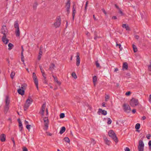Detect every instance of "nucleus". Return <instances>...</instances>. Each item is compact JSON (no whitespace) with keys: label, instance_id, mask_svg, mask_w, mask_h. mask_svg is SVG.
I'll use <instances>...</instances> for the list:
<instances>
[{"label":"nucleus","instance_id":"1","mask_svg":"<svg viewBox=\"0 0 151 151\" xmlns=\"http://www.w3.org/2000/svg\"><path fill=\"white\" fill-rule=\"evenodd\" d=\"M108 134L109 136L111 137L115 142H117V138L113 131L112 130H110Z\"/></svg>","mask_w":151,"mask_h":151},{"label":"nucleus","instance_id":"2","mask_svg":"<svg viewBox=\"0 0 151 151\" xmlns=\"http://www.w3.org/2000/svg\"><path fill=\"white\" fill-rule=\"evenodd\" d=\"M139 102L137 99L133 98L131 100L130 103V106L132 107H134L138 104Z\"/></svg>","mask_w":151,"mask_h":151},{"label":"nucleus","instance_id":"3","mask_svg":"<svg viewBox=\"0 0 151 151\" xmlns=\"http://www.w3.org/2000/svg\"><path fill=\"white\" fill-rule=\"evenodd\" d=\"M32 101L31 98H29L26 101L25 104L24 106V110H26L29 107Z\"/></svg>","mask_w":151,"mask_h":151},{"label":"nucleus","instance_id":"4","mask_svg":"<svg viewBox=\"0 0 151 151\" xmlns=\"http://www.w3.org/2000/svg\"><path fill=\"white\" fill-rule=\"evenodd\" d=\"M144 144L143 141L141 140H139L138 146V150L139 151H143Z\"/></svg>","mask_w":151,"mask_h":151},{"label":"nucleus","instance_id":"5","mask_svg":"<svg viewBox=\"0 0 151 151\" xmlns=\"http://www.w3.org/2000/svg\"><path fill=\"white\" fill-rule=\"evenodd\" d=\"M33 78L34 81V83L36 86L37 88V90H38V80H37V76H36V75L35 74L33 73Z\"/></svg>","mask_w":151,"mask_h":151},{"label":"nucleus","instance_id":"6","mask_svg":"<svg viewBox=\"0 0 151 151\" xmlns=\"http://www.w3.org/2000/svg\"><path fill=\"white\" fill-rule=\"evenodd\" d=\"M1 32V33L3 34V36H6V35L8 32V30L5 25H3L2 26Z\"/></svg>","mask_w":151,"mask_h":151},{"label":"nucleus","instance_id":"7","mask_svg":"<svg viewBox=\"0 0 151 151\" xmlns=\"http://www.w3.org/2000/svg\"><path fill=\"white\" fill-rule=\"evenodd\" d=\"M123 106L124 110L125 112L129 113L131 111V108L128 105L124 104Z\"/></svg>","mask_w":151,"mask_h":151},{"label":"nucleus","instance_id":"8","mask_svg":"<svg viewBox=\"0 0 151 151\" xmlns=\"http://www.w3.org/2000/svg\"><path fill=\"white\" fill-rule=\"evenodd\" d=\"M60 18L58 17L57 18L56 22L54 23V25L56 27H58L60 24Z\"/></svg>","mask_w":151,"mask_h":151},{"label":"nucleus","instance_id":"9","mask_svg":"<svg viewBox=\"0 0 151 151\" xmlns=\"http://www.w3.org/2000/svg\"><path fill=\"white\" fill-rule=\"evenodd\" d=\"M98 113L99 114H103L105 115L107 114V111L105 110H103L102 109H99Z\"/></svg>","mask_w":151,"mask_h":151},{"label":"nucleus","instance_id":"10","mask_svg":"<svg viewBox=\"0 0 151 151\" xmlns=\"http://www.w3.org/2000/svg\"><path fill=\"white\" fill-rule=\"evenodd\" d=\"M6 36H3L2 38V40L3 42L5 44L8 43L9 40L6 38Z\"/></svg>","mask_w":151,"mask_h":151},{"label":"nucleus","instance_id":"11","mask_svg":"<svg viewBox=\"0 0 151 151\" xmlns=\"http://www.w3.org/2000/svg\"><path fill=\"white\" fill-rule=\"evenodd\" d=\"M70 0H67V2L66 3L65 7L68 13L70 12L69 9L70 6Z\"/></svg>","mask_w":151,"mask_h":151},{"label":"nucleus","instance_id":"12","mask_svg":"<svg viewBox=\"0 0 151 151\" xmlns=\"http://www.w3.org/2000/svg\"><path fill=\"white\" fill-rule=\"evenodd\" d=\"M46 106V104H43L41 110L40 111V113L41 115L43 117L44 116V113L45 111V109Z\"/></svg>","mask_w":151,"mask_h":151},{"label":"nucleus","instance_id":"13","mask_svg":"<svg viewBox=\"0 0 151 151\" xmlns=\"http://www.w3.org/2000/svg\"><path fill=\"white\" fill-rule=\"evenodd\" d=\"M18 87L17 90L18 93L21 95H23L24 94V91L20 88V86H19Z\"/></svg>","mask_w":151,"mask_h":151},{"label":"nucleus","instance_id":"14","mask_svg":"<svg viewBox=\"0 0 151 151\" xmlns=\"http://www.w3.org/2000/svg\"><path fill=\"white\" fill-rule=\"evenodd\" d=\"M0 139L2 142H4L5 141L6 136L4 134H2L0 135Z\"/></svg>","mask_w":151,"mask_h":151},{"label":"nucleus","instance_id":"15","mask_svg":"<svg viewBox=\"0 0 151 151\" xmlns=\"http://www.w3.org/2000/svg\"><path fill=\"white\" fill-rule=\"evenodd\" d=\"M45 123V127L44 128V129L45 130H47L48 129V121L44 120Z\"/></svg>","mask_w":151,"mask_h":151},{"label":"nucleus","instance_id":"16","mask_svg":"<svg viewBox=\"0 0 151 151\" xmlns=\"http://www.w3.org/2000/svg\"><path fill=\"white\" fill-rule=\"evenodd\" d=\"M10 103V100L8 96H6L5 100V105L9 106Z\"/></svg>","mask_w":151,"mask_h":151},{"label":"nucleus","instance_id":"17","mask_svg":"<svg viewBox=\"0 0 151 151\" xmlns=\"http://www.w3.org/2000/svg\"><path fill=\"white\" fill-rule=\"evenodd\" d=\"M122 27L123 28H125L127 30L129 31L130 29L128 25L126 24H123L122 25Z\"/></svg>","mask_w":151,"mask_h":151},{"label":"nucleus","instance_id":"18","mask_svg":"<svg viewBox=\"0 0 151 151\" xmlns=\"http://www.w3.org/2000/svg\"><path fill=\"white\" fill-rule=\"evenodd\" d=\"M104 138L105 143L108 145H109V144L111 142L109 140H108L107 139V138L106 137H104Z\"/></svg>","mask_w":151,"mask_h":151},{"label":"nucleus","instance_id":"19","mask_svg":"<svg viewBox=\"0 0 151 151\" xmlns=\"http://www.w3.org/2000/svg\"><path fill=\"white\" fill-rule=\"evenodd\" d=\"M65 127H61L59 133L60 134H62L65 132Z\"/></svg>","mask_w":151,"mask_h":151},{"label":"nucleus","instance_id":"20","mask_svg":"<svg viewBox=\"0 0 151 151\" xmlns=\"http://www.w3.org/2000/svg\"><path fill=\"white\" fill-rule=\"evenodd\" d=\"M97 79L96 76H94L93 78V82L94 86H95L96 82L97 81Z\"/></svg>","mask_w":151,"mask_h":151},{"label":"nucleus","instance_id":"21","mask_svg":"<svg viewBox=\"0 0 151 151\" xmlns=\"http://www.w3.org/2000/svg\"><path fill=\"white\" fill-rule=\"evenodd\" d=\"M75 5H74L73 7V18L74 19L75 16V14L76 13V8L74 7Z\"/></svg>","mask_w":151,"mask_h":151},{"label":"nucleus","instance_id":"22","mask_svg":"<svg viewBox=\"0 0 151 151\" xmlns=\"http://www.w3.org/2000/svg\"><path fill=\"white\" fill-rule=\"evenodd\" d=\"M15 33L17 36L19 37V36L20 31L19 30V29H16L15 31Z\"/></svg>","mask_w":151,"mask_h":151},{"label":"nucleus","instance_id":"23","mask_svg":"<svg viewBox=\"0 0 151 151\" xmlns=\"http://www.w3.org/2000/svg\"><path fill=\"white\" fill-rule=\"evenodd\" d=\"M27 86V85L24 83L21 85V86H20V88H22V89H24V90L26 89Z\"/></svg>","mask_w":151,"mask_h":151},{"label":"nucleus","instance_id":"24","mask_svg":"<svg viewBox=\"0 0 151 151\" xmlns=\"http://www.w3.org/2000/svg\"><path fill=\"white\" fill-rule=\"evenodd\" d=\"M13 45L11 43H9V44H8V47H9V48H8V50H11L12 48L13 47Z\"/></svg>","mask_w":151,"mask_h":151},{"label":"nucleus","instance_id":"25","mask_svg":"<svg viewBox=\"0 0 151 151\" xmlns=\"http://www.w3.org/2000/svg\"><path fill=\"white\" fill-rule=\"evenodd\" d=\"M128 68L127 64V63H124L123 64V69H127Z\"/></svg>","mask_w":151,"mask_h":151},{"label":"nucleus","instance_id":"26","mask_svg":"<svg viewBox=\"0 0 151 151\" xmlns=\"http://www.w3.org/2000/svg\"><path fill=\"white\" fill-rule=\"evenodd\" d=\"M14 27L16 29H19V24L17 22H15L14 23Z\"/></svg>","mask_w":151,"mask_h":151},{"label":"nucleus","instance_id":"27","mask_svg":"<svg viewBox=\"0 0 151 151\" xmlns=\"http://www.w3.org/2000/svg\"><path fill=\"white\" fill-rule=\"evenodd\" d=\"M9 106H5V107H4V111L6 113H7V111H8L9 109Z\"/></svg>","mask_w":151,"mask_h":151},{"label":"nucleus","instance_id":"28","mask_svg":"<svg viewBox=\"0 0 151 151\" xmlns=\"http://www.w3.org/2000/svg\"><path fill=\"white\" fill-rule=\"evenodd\" d=\"M55 67V65L54 64H51V65L50 67V70L51 71H52L53 70V69H54Z\"/></svg>","mask_w":151,"mask_h":151},{"label":"nucleus","instance_id":"29","mask_svg":"<svg viewBox=\"0 0 151 151\" xmlns=\"http://www.w3.org/2000/svg\"><path fill=\"white\" fill-rule=\"evenodd\" d=\"M132 47L134 52H136L137 51L136 46L134 45H132Z\"/></svg>","mask_w":151,"mask_h":151},{"label":"nucleus","instance_id":"30","mask_svg":"<svg viewBox=\"0 0 151 151\" xmlns=\"http://www.w3.org/2000/svg\"><path fill=\"white\" fill-rule=\"evenodd\" d=\"M80 54L78 52H77V55L76 56V61L80 60V58L79 57Z\"/></svg>","mask_w":151,"mask_h":151},{"label":"nucleus","instance_id":"31","mask_svg":"<svg viewBox=\"0 0 151 151\" xmlns=\"http://www.w3.org/2000/svg\"><path fill=\"white\" fill-rule=\"evenodd\" d=\"M95 143L96 142L95 140L93 139H92L91 142V144L92 145H94Z\"/></svg>","mask_w":151,"mask_h":151},{"label":"nucleus","instance_id":"32","mask_svg":"<svg viewBox=\"0 0 151 151\" xmlns=\"http://www.w3.org/2000/svg\"><path fill=\"white\" fill-rule=\"evenodd\" d=\"M72 76L75 79H76L77 78V76L76 75L75 73H74V72L73 73H72Z\"/></svg>","mask_w":151,"mask_h":151},{"label":"nucleus","instance_id":"33","mask_svg":"<svg viewBox=\"0 0 151 151\" xmlns=\"http://www.w3.org/2000/svg\"><path fill=\"white\" fill-rule=\"evenodd\" d=\"M64 140L66 142L69 143L70 142V140L68 137H65L64 138Z\"/></svg>","mask_w":151,"mask_h":151},{"label":"nucleus","instance_id":"34","mask_svg":"<svg viewBox=\"0 0 151 151\" xmlns=\"http://www.w3.org/2000/svg\"><path fill=\"white\" fill-rule=\"evenodd\" d=\"M15 73L13 71H12L10 75L11 77L12 78V79H13L14 76L15 75Z\"/></svg>","mask_w":151,"mask_h":151},{"label":"nucleus","instance_id":"35","mask_svg":"<svg viewBox=\"0 0 151 151\" xmlns=\"http://www.w3.org/2000/svg\"><path fill=\"white\" fill-rule=\"evenodd\" d=\"M38 4L37 2H35L34 3L33 6V7L34 9H36Z\"/></svg>","mask_w":151,"mask_h":151},{"label":"nucleus","instance_id":"36","mask_svg":"<svg viewBox=\"0 0 151 151\" xmlns=\"http://www.w3.org/2000/svg\"><path fill=\"white\" fill-rule=\"evenodd\" d=\"M140 127V124L139 123H137L136 124L135 126V128L137 129H139Z\"/></svg>","mask_w":151,"mask_h":151},{"label":"nucleus","instance_id":"37","mask_svg":"<svg viewBox=\"0 0 151 151\" xmlns=\"http://www.w3.org/2000/svg\"><path fill=\"white\" fill-rule=\"evenodd\" d=\"M40 69L41 70V72L42 73V76H43L44 77H45V78H46V77H45V76H44L45 73H44L43 70V69L40 66Z\"/></svg>","mask_w":151,"mask_h":151},{"label":"nucleus","instance_id":"38","mask_svg":"<svg viewBox=\"0 0 151 151\" xmlns=\"http://www.w3.org/2000/svg\"><path fill=\"white\" fill-rule=\"evenodd\" d=\"M65 117V114L64 113H61L60 114V118H63Z\"/></svg>","mask_w":151,"mask_h":151},{"label":"nucleus","instance_id":"39","mask_svg":"<svg viewBox=\"0 0 151 151\" xmlns=\"http://www.w3.org/2000/svg\"><path fill=\"white\" fill-rule=\"evenodd\" d=\"M108 121L107 122V123L108 124H110L112 122L111 120V119L109 118L108 119Z\"/></svg>","mask_w":151,"mask_h":151},{"label":"nucleus","instance_id":"40","mask_svg":"<svg viewBox=\"0 0 151 151\" xmlns=\"http://www.w3.org/2000/svg\"><path fill=\"white\" fill-rule=\"evenodd\" d=\"M148 69L149 71H151V60L150 62V64L148 67Z\"/></svg>","mask_w":151,"mask_h":151},{"label":"nucleus","instance_id":"41","mask_svg":"<svg viewBox=\"0 0 151 151\" xmlns=\"http://www.w3.org/2000/svg\"><path fill=\"white\" fill-rule=\"evenodd\" d=\"M96 65L97 68H99L100 67L99 64L98 62L97 61L96 62Z\"/></svg>","mask_w":151,"mask_h":151},{"label":"nucleus","instance_id":"42","mask_svg":"<svg viewBox=\"0 0 151 151\" xmlns=\"http://www.w3.org/2000/svg\"><path fill=\"white\" fill-rule=\"evenodd\" d=\"M30 127H31V125H26V128H27V129H28V130H29L30 129Z\"/></svg>","mask_w":151,"mask_h":151},{"label":"nucleus","instance_id":"43","mask_svg":"<svg viewBox=\"0 0 151 151\" xmlns=\"http://www.w3.org/2000/svg\"><path fill=\"white\" fill-rule=\"evenodd\" d=\"M109 99V96L108 95H107L105 97V101H107Z\"/></svg>","mask_w":151,"mask_h":151},{"label":"nucleus","instance_id":"44","mask_svg":"<svg viewBox=\"0 0 151 151\" xmlns=\"http://www.w3.org/2000/svg\"><path fill=\"white\" fill-rule=\"evenodd\" d=\"M80 64V60L76 61V64L77 66H78Z\"/></svg>","mask_w":151,"mask_h":151},{"label":"nucleus","instance_id":"45","mask_svg":"<svg viewBox=\"0 0 151 151\" xmlns=\"http://www.w3.org/2000/svg\"><path fill=\"white\" fill-rule=\"evenodd\" d=\"M53 78H54V81L55 82H56V81H58L57 78L56 77H55L54 76H53Z\"/></svg>","mask_w":151,"mask_h":151},{"label":"nucleus","instance_id":"46","mask_svg":"<svg viewBox=\"0 0 151 151\" xmlns=\"http://www.w3.org/2000/svg\"><path fill=\"white\" fill-rule=\"evenodd\" d=\"M150 137H151V135H150V134H148L146 136V137L148 139H150Z\"/></svg>","mask_w":151,"mask_h":151},{"label":"nucleus","instance_id":"47","mask_svg":"<svg viewBox=\"0 0 151 151\" xmlns=\"http://www.w3.org/2000/svg\"><path fill=\"white\" fill-rule=\"evenodd\" d=\"M131 93V92L130 91H128L126 92L125 93L126 95L127 96H129Z\"/></svg>","mask_w":151,"mask_h":151},{"label":"nucleus","instance_id":"48","mask_svg":"<svg viewBox=\"0 0 151 151\" xmlns=\"http://www.w3.org/2000/svg\"><path fill=\"white\" fill-rule=\"evenodd\" d=\"M116 46H118L119 47V48L120 49V50H122V48L121 47V45H120V44H116Z\"/></svg>","mask_w":151,"mask_h":151},{"label":"nucleus","instance_id":"49","mask_svg":"<svg viewBox=\"0 0 151 151\" xmlns=\"http://www.w3.org/2000/svg\"><path fill=\"white\" fill-rule=\"evenodd\" d=\"M42 55H39L37 59L38 60H40L42 56Z\"/></svg>","mask_w":151,"mask_h":151},{"label":"nucleus","instance_id":"50","mask_svg":"<svg viewBox=\"0 0 151 151\" xmlns=\"http://www.w3.org/2000/svg\"><path fill=\"white\" fill-rule=\"evenodd\" d=\"M24 123L25 124L27 125H28V124H29V122L28 121L25 120L24 121Z\"/></svg>","mask_w":151,"mask_h":151},{"label":"nucleus","instance_id":"51","mask_svg":"<svg viewBox=\"0 0 151 151\" xmlns=\"http://www.w3.org/2000/svg\"><path fill=\"white\" fill-rule=\"evenodd\" d=\"M88 4V2L87 1L86 3V6H85V11H86V10L87 9V4Z\"/></svg>","mask_w":151,"mask_h":151},{"label":"nucleus","instance_id":"52","mask_svg":"<svg viewBox=\"0 0 151 151\" xmlns=\"http://www.w3.org/2000/svg\"><path fill=\"white\" fill-rule=\"evenodd\" d=\"M149 101L151 103V94L149 96Z\"/></svg>","mask_w":151,"mask_h":151},{"label":"nucleus","instance_id":"53","mask_svg":"<svg viewBox=\"0 0 151 151\" xmlns=\"http://www.w3.org/2000/svg\"><path fill=\"white\" fill-rule=\"evenodd\" d=\"M130 150L128 147H126L125 149V151H129Z\"/></svg>","mask_w":151,"mask_h":151},{"label":"nucleus","instance_id":"54","mask_svg":"<svg viewBox=\"0 0 151 151\" xmlns=\"http://www.w3.org/2000/svg\"><path fill=\"white\" fill-rule=\"evenodd\" d=\"M42 51L41 50V49H40V52L39 53V55H42Z\"/></svg>","mask_w":151,"mask_h":151},{"label":"nucleus","instance_id":"55","mask_svg":"<svg viewBox=\"0 0 151 151\" xmlns=\"http://www.w3.org/2000/svg\"><path fill=\"white\" fill-rule=\"evenodd\" d=\"M58 85H60L61 84V83L58 81L56 82Z\"/></svg>","mask_w":151,"mask_h":151},{"label":"nucleus","instance_id":"56","mask_svg":"<svg viewBox=\"0 0 151 151\" xmlns=\"http://www.w3.org/2000/svg\"><path fill=\"white\" fill-rule=\"evenodd\" d=\"M135 38L137 39H138L139 37V36L138 35H136L135 36Z\"/></svg>","mask_w":151,"mask_h":151},{"label":"nucleus","instance_id":"57","mask_svg":"<svg viewBox=\"0 0 151 151\" xmlns=\"http://www.w3.org/2000/svg\"><path fill=\"white\" fill-rule=\"evenodd\" d=\"M118 70V68H115L114 72H117Z\"/></svg>","mask_w":151,"mask_h":151},{"label":"nucleus","instance_id":"58","mask_svg":"<svg viewBox=\"0 0 151 151\" xmlns=\"http://www.w3.org/2000/svg\"><path fill=\"white\" fill-rule=\"evenodd\" d=\"M44 120L48 121V119L47 117H45L44 118Z\"/></svg>","mask_w":151,"mask_h":151},{"label":"nucleus","instance_id":"59","mask_svg":"<svg viewBox=\"0 0 151 151\" xmlns=\"http://www.w3.org/2000/svg\"><path fill=\"white\" fill-rule=\"evenodd\" d=\"M23 151H28L27 149V148L24 147L23 149Z\"/></svg>","mask_w":151,"mask_h":151},{"label":"nucleus","instance_id":"60","mask_svg":"<svg viewBox=\"0 0 151 151\" xmlns=\"http://www.w3.org/2000/svg\"><path fill=\"white\" fill-rule=\"evenodd\" d=\"M105 104L104 102H103L102 104V106L103 107H106V106H105Z\"/></svg>","mask_w":151,"mask_h":151},{"label":"nucleus","instance_id":"61","mask_svg":"<svg viewBox=\"0 0 151 151\" xmlns=\"http://www.w3.org/2000/svg\"><path fill=\"white\" fill-rule=\"evenodd\" d=\"M148 144L149 146H151V141H149Z\"/></svg>","mask_w":151,"mask_h":151},{"label":"nucleus","instance_id":"62","mask_svg":"<svg viewBox=\"0 0 151 151\" xmlns=\"http://www.w3.org/2000/svg\"><path fill=\"white\" fill-rule=\"evenodd\" d=\"M112 19H117V17L115 16H113L112 17Z\"/></svg>","mask_w":151,"mask_h":151},{"label":"nucleus","instance_id":"63","mask_svg":"<svg viewBox=\"0 0 151 151\" xmlns=\"http://www.w3.org/2000/svg\"><path fill=\"white\" fill-rule=\"evenodd\" d=\"M19 127H22V123H19Z\"/></svg>","mask_w":151,"mask_h":151},{"label":"nucleus","instance_id":"64","mask_svg":"<svg viewBox=\"0 0 151 151\" xmlns=\"http://www.w3.org/2000/svg\"><path fill=\"white\" fill-rule=\"evenodd\" d=\"M119 13L121 14H122V12L121 11V10L120 9H119Z\"/></svg>","mask_w":151,"mask_h":151}]
</instances>
